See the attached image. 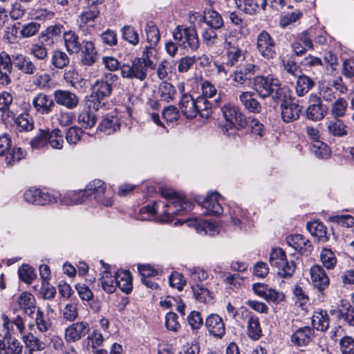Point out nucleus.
I'll return each instance as SVG.
<instances>
[{
  "instance_id": "nucleus-29",
  "label": "nucleus",
  "mask_w": 354,
  "mask_h": 354,
  "mask_svg": "<svg viewBox=\"0 0 354 354\" xmlns=\"http://www.w3.org/2000/svg\"><path fill=\"white\" fill-rule=\"evenodd\" d=\"M13 64L26 74H33L36 70L34 64L30 59L22 55H17L14 57Z\"/></svg>"
},
{
  "instance_id": "nucleus-5",
  "label": "nucleus",
  "mask_w": 354,
  "mask_h": 354,
  "mask_svg": "<svg viewBox=\"0 0 354 354\" xmlns=\"http://www.w3.org/2000/svg\"><path fill=\"white\" fill-rule=\"evenodd\" d=\"M222 112L225 120L230 123L222 129L223 133L229 136H235V129L239 130L243 127V115L240 109L229 104L222 108Z\"/></svg>"
},
{
  "instance_id": "nucleus-7",
  "label": "nucleus",
  "mask_w": 354,
  "mask_h": 354,
  "mask_svg": "<svg viewBox=\"0 0 354 354\" xmlns=\"http://www.w3.org/2000/svg\"><path fill=\"white\" fill-rule=\"evenodd\" d=\"M248 73L245 71V88L247 86L252 89V91L258 93L261 97L265 98L270 95L271 83L276 78L272 77H264L257 76L254 79L250 77H246Z\"/></svg>"
},
{
  "instance_id": "nucleus-27",
  "label": "nucleus",
  "mask_w": 354,
  "mask_h": 354,
  "mask_svg": "<svg viewBox=\"0 0 354 354\" xmlns=\"http://www.w3.org/2000/svg\"><path fill=\"white\" fill-rule=\"evenodd\" d=\"M176 95V88L171 84L163 82L159 85L158 88V95L161 101L166 102L173 101Z\"/></svg>"
},
{
  "instance_id": "nucleus-42",
  "label": "nucleus",
  "mask_w": 354,
  "mask_h": 354,
  "mask_svg": "<svg viewBox=\"0 0 354 354\" xmlns=\"http://www.w3.org/2000/svg\"><path fill=\"white\" fill-rule=\"evenodd\" d=\"M320 259L322 264L327 269H333L337 263V259L334 252L327 248H324L320 254Z\"/></svg>"
},
{
  "instance_id": "nucleus-11",
  "label": "nucleus",
  "mask_w": 354,
  "mask_h": 354,
  "mask_svg": "<svg viewBox=\"0 0 354 354\" xmlns=\"http://www.w3.org/2000/svg\"><path fill=\"white\" fill-rule=\"evenodd\" d=\"M311 282L319 292H323L329 286L330 280L324 268L318 264L310 269Z\"/></svg>"
},
{
  "instance_id": "nucleus-43",
  "label": "nucleus",
  "mask_w": 354,
  "mask_h": 354,
  "mask_svg": "<svg viewBox=\"0 0 354 354\" xmlns=\"http://www.w3.org/2000/svg\"><path fill=\"white\" fill-rule=\"evenodd\" d=\"M310 151L319 158H327L330 155V149L328 145L322 141L313 143L310 146Z\"/></svg>"
},
{
  "instance_id": "nucleus-45",
  "label": "nucleus",
  "mask_w": 354,
  "mask_h": 354,
  "mask_svg": "<svg viewBox=\"0 0 354 354\" xmlns=\"http://www.w3.org/2000/svg\"><path fill=\"white\" fill-rule=\"evenodd\" d=\"M248 335L254 339H259L261 335V329L258 318L251 317L248 323Z\"/></svg>"
},
{
  "instance_id": "nucleus-61",
  "label": "nucleus",
  "mask_w": 354,
  "mask_h": 354,
  "mask_svg": "<svg viewBox=\"0 0 354 354\" xmlns=\"http://www.w3.org/2000/svg\"><path fill=\"white\" fill-rule=\"evenodd\" d=\"M340 351L342 354H354V339L344 336L339 342Z\"/></svg>"
},
{
  "instance_id": "nucleus-12",
  "label": "nucleus",
  "mask_w": 354,
  "mask_h": 354,
  "mask_svg": "<svg viewBox=\"0 0 354 354\" xmlns=\"http://www.w3.org/2000/svg\"><path fill=\"white\" fill-rule=\"evenodd\" d=\"M173 38L178 44H198V39L195 29L178 26L173 31Z\"/></svg>"
},
{
  "instance_id": "nucleus-36",
  "label": "nucleus",
  "mask_w": 354,
  "mask_h": 354,
  "mask_svg": "<svg viewBox=\"0 0 354 354\" xmlns=\"http://www.w3.org/2000/svg\"><path fill=\"white\" fill-rule=\"evenodd\" d=\"M315 85L314 82L305 75H300L297 77L296 84V93L299 96H304Z\"/></svg>"
},
{
  "instance_id": "nucleus-31",
  "label": "nucleus",
  "mask_w": 354,
  "mask_h": 354,
  "mask_svg": "<svg viewBox=\"0 0 354 354\" xmlns=\"http://www.w3.org/2000/svg\"><path fill=\"white\" fill-rule=\"evenodd\" d=\"M63 28V26L60 24L48 26L44 31L40 33L39 39L41 42H55L56 38L59 37L62 32Z\"/></svg>"
},
{
  "instance_id": "nucleus-4",
  "label": "nucleus",
  "mask_w": 354,
  "mask_h": 354,
  "mask_svg": "<svg viewBox=\"0 0 354 354\" xmlns=\"http://www.w3.org/2000/svg\"><path fill=\"white\" fill-rule=\"evenodd\" d=\"M269 261L272 267L277 268V273L281 277H290L295 271L294 261H288L285 252L281 248H275L272 250Z\"/></svg>"
},
{
  "instance_id": "nucleus-46",
  "label": "nucleus",
  "mask_w": 354,
  "mask_h": 354,
  "mask_svg": "<svg viewBox=\"0 0 354 354\" xmlns=\"http://www.w3.org/2000/svg\"><path fill=\"white\" fill-rule=\"evenodd\" d=\"M18 274L21 281L28 284L31 283L36 277L34 269L26 264L19 268Z\"/></svg>"
},
{
  "instance_id": "nucleus-57",
  "label": "nucleus",
  "mask_w": 354,
  "mask_h": 354,
  "mask_svg": "<svg viewBox=\"0 0 354 354\" xmlns=\"http://www.w3.org/2000/svg\"><path fill=\"white\" fill-rule=\"evenodd\" d=\"M147 41L151 44H158L160 39V34L158 28L152 24H148L146 28Z\"/></svg>"
},
{
  "instance_id": "nucleus-10",
  "label": "nucleus",
  "mask_w": 354,
  "mask_h": 354,
  "mask_svg": "<svg viewBox=\"0 0 354 354\" xmlns=\"http://www.w3.org/2000/svg\"><path fill=\"white\" fill-rule=\"evenodd\" d=\"M55 102L68 109H75L79 103L78 96L68 90L57 89L53 92Z\"/></svg>"
},
{
  "instance_id": "nucleus-15",
  "label": "nucleus",
  "mask_w": 354,
  "mask_h": 354,
  "mask_svg": "<svg viewBox=\"0 0 354 354\" xmlns=\"http://www.w3.org/2000/svg\"><path fill=\"white\" fill-rule=\"evenodd\" d=\"M197 106H200L197 104L196 100H194L191 95L187 93L183 95L179 102L181 112L187 119L194 118L198 114Z\"/></svg>"
},
{
  "instance_id": "nucleus-2",
  "label": "nucleus",
  "mask_w": 354,
  "mask_h": 354,
  "mask_svg": "<svg viewBox=\"0 0 354 354\" xmlns=\"http://www.w3.org/2000/svg\"><path fill=\"white\" fill-rule=\"evenodd\" d=\"M149 68L154 70L156 64H152L149 60L145 63L141 58L136 57L131 63L122 64L120 66V73L123 78L136 79L142 82L147 78Z\"/></svg>"
},
{
  "instance_id": "nucleus-59",
  "label": "nucleus",
  "mask_w": 354,
  "mask_h": 354,
  "mask_svg": "<svg viewBox=\"0 0 354 354\" xmlns=\"http://www.w3.org/2000/svg\"><path fill=\"white\" fill-rule=\"evenodd\" d=\"M75 118V114L73 112L61 109L57 114V120L61 126L66 127L71 125Z\"/></svg>"
},
{
  "instance_id": "nucleus-13",
  "label": "nucleus",
  "mask_w": 354,
  "mask_h": 354,
  "mask_svg": "<svg viewBox=\"0 0 354 354\" xmlns=\"http://www.w3.org/2000/svg\"><path fill=\"white\" fill-rule=\"evenodd\" d=\"M281 118L286 122H292L299 119L301 108L300 106L294 102L291 99L286 100L281 104Z\"/></svg>"
},
{
  "instance_id": "nucleus-53",
  "label": "nucleus",
  "mask_w": 354,
  "mask_h": 354,
  "mask_svg": "<svg viewBox=\"0 0 354 354\" xmlns=\"http://www.w3.org/2000/svg\"><path fill=\"white\" fill-rule=\"evenodd\" d=\"M95 90L97 97H104L111 95L112 86L107 80H99L95 84Z\"/></svg>"
},
{
  "instance_id": "nucleus-34",
  "label": "nucleus",
  "mask_w": 354,
  "mask_h": 354,
  "mask_svg": "<svg viewBox=\"0 0 354 354\" xmlns=\"http://www.w3.org/2000/svg\"><path fill=\"white\" fill-rule=\"evenodd\" d=\"M312 324L317 330H326L329 326V318L326 312L324 310L315 312L312 317Z\"/></svg>"
},
{
  "instance_id": "nucleus-62",
  "label": "nucleus",
  "mask_w": 354,
  "mask_h": 354,
  "mask_svg": "<svg viewBox=\"0 0 354 354\" xmlns=\"http://www.w3.org/2000/svg\"><path fill=\"white\" fill-rule=\"evenodd\" d=\"M63 318L67 321L73 322L78 316L77 305L68 304L65 306L62 310Z\"/></svg>"
},
{
  "instance_id": "nucleus-39",
  "label": "nucleus",
  "mask_w": 354,
  "mask_h": 354,
  "mask_svg": "<svg viewBox=\"0 0 354 354\" xmlns=\"http://www.w3.org/2000/svg\"><path fill=\"white\" fill-rule=\"evenodd\" d=\"M35 323L37 329L41 333H46L50 329L52 322L48 315L44 314L40 308H37Z\"/></svg>"
},
{
  "instance_id": "nucleus-28",
  "label": "nucleus",
  "mask_w": 354,
  "mask_h": 354,
  "mask_svg": "<svg viewBox=\"0 0 354 354\" xmlns=\"http://www.w3.org/2000/svg\"><path fill=\"white\" fill-rule=\"evenodd\" d=\"M196 230L198 233H204L205 234L214 236L219 232V228L214 223L204 221L202 219H196L194 221Z\"/></svg>"
},
{
  "instance_id": "nucleus-40",
  "label": "nucleus",
  "mask_w": 354,
  "mask_h": 354,
  "mask_svg": "<svg viewBox=\"0 0 354 354\" xmlns=\"http://www.w3.org/2000/svg\"><path fill=\"white\" fill-rule=\"evenodd\" d=\"M338 317L349 326H354V307L351 304H342L338 310Z\"/></svg>"
},
{
  "instance_id": "nucleus-25",
  "label": "nucleus",
  "mask_w": 354,
  "mask_h": 354,
  "mask_svg": "<svg viewBox=\"0 0 354 354\" xmlns=\"http://www.w3.org/2000/svg\"><path fill=\"white\" fill-rule=\"evenodd\" d=\"M306 228L312 236L316 237L318 241L322 242L328 241L327 229L322 222L317 220L308 222Z\"/></svg>"
},
{
  "instance_id": "nucleus-32",
  "label": "nucleus",
  "mask_w": 354,
  "mask_h": 354,
  "mask_svg": "<svg viewBox=\"0 0 354 354\" xmlns=\"http://www.w3.org/2000/svg\"><path fill=\"white\" fill-rule=\"evenodd\" d=\"M81 62L84 65L91 66L98 58V53L94 46H83L81 48Z\"/></svg>"
},
{
  "instance_id": "nucleus-23",
  "label": "nucleus",
  "mask_w": 354,
  "mask_h": 354,
  "mask_svg": "<svg viewBox=\"0 0 354 354\" xmlns=\"http://www.w3.org/2000/svg\"><path fill=\"white\" fill-rule=\"evenodd\" d=\"M19 308L24 310L28 315H31L36 308L34 296L29 292H22L17 301Z\"/></svg>"
},
{
  "instance_id": "nucleus-3",
  "label": "nucleus",
  "mask_w": 354,
  "mask_h": 354,
  "mask_svg": "<svg viewBox=\"0 0 354 354\" xmlns=\"http://www.w3.org/2000/svg\"><path fill=\"white\" fill-rule=\"evenodd\" d=\"M84 192H85L86 198L93 196L99 204L107 207L113 205V192L106 189L105 183L101 180L95 179L91 181Z\"/></svg>"
},
{
  "instance_id": "nucleus-26",
  "label": "nucleus",
  "mask_w": 354,
  "mask_h": 354,
  "mask_svg": "<svg viewBox=\"0 0 354 354\" xmlns=\"http://www.w3.org/2000/svg\"><path fill=\"white\" fill-rule=\"evenodd\" d=\"M120 123L118 118L113 115H106L99 125L100 131L110 135L120 129Z\"/></svg>"
},
{
  "instance_id": "nucleus-19",
  "label": "nucleus",
  "mask_w": 354,
  "mask_h": 354,
  "mask_svg": "<svg viewBox=\"0 0 354 354\" xmlns=\"http://www.w3.org/2000/svg\"><path fill=\"white\" fill-rule=\"evenodd\" d=\"M313 329L309 326L298 328L290 337V341L296 346H307L312 340Z\"/></svg>"
},
{
  "instance_id": "nucleus-51",
  "label": "nucleus",
  "mask_w": 354,
  "mask_h": 354,
  "mask_svg": "<svg viewBox=\"0 0 354 354\" xmlns=\"http://www.w3.org/2000/svg\"><path fill=\"white\" fill-rule=\"evenodd\" d=\"M253 95H254L253 91L245 90V108L251 112L259 113L261 107L255 99L251 97Z\"/></svg>"
},
{
  "instance_id": "nucleus-35",
  "label": "nucleus",
  "mask_w": 354,
  "mask_h": 354,
  "mask_svg": "<svg viewBox=\"0 0 354 354\" xmlns=\"http://www.w3.org/2000/svg\"><path fill=\"white\" fill-rule=\"evenodd\" d=\"M347 108V100L344 97H338L330 105V115L333 118H343L346 115Z\"/></svg>"
},
{
  "instance_id": "nucleus-64",
  "label": "nucleus",
  "mask_w": 354,
  "mask_h": 354,
  "mask_svg": "<svg viewBox=\"0 0 354 354\" xmlns=\"http://www.w3.org/2000/svg\"><path fill=\"white\" fill-rule=\"evenodd\" d=\"M172 65L167 60L161 62L157 68L158 77L160 80L167 78L169 75L172 73Z\"/></svg>"
},
{
  "instance_id": "nucleus-8",
  "label": "nucleus",
  "mask_w": 354,
  "mask_h": 354,
  "mask_svg": "<svg viewBox=\"0 0 354 354\" xmlns=\"http://www.w3.org/2000/svg\"><path fill=\"white\" fill-rule=\"evenodd\" d=\"M223 198L218 192H212L201 201L199 198L196 199V201L205 209L204 214L206 215H221L223 212V208L221 202Z\"/></svg>"
},
{
  "instance_id": "nucleus-17",
  "label": "nucleus",
  "mask_w": 354,
  "mask_h": 354,
  "mask_svg": "<svg viewBox=\"0 0 354 354\" xmlns=\"http://www.w3.org/2000/svg\"><path fill=\"white\" fill-rule=\"evenodd\" d=\"M32 106L38 113L48 115L55 106V100L48 95L40 93L33 98Z\"/></svg>"
},
{
  "instance_id": "nucleus-21",
  "label": "nucleus",
  "mask_w": 354,
  "mask_h": 354,
  "mask_svg": "<svg viewBox=\"0 0 354 354\" xmlns=\"http://www.w3.org/2000/svg\"><path fill=\"white\" fill-rule=\"evenodd\" d=\"M86 199L84 190L69 191L58 197V203L62 205L70 206L80 204Z\"/></svg>"
},
{
  "instance_id": "nucleus-48",
  "label": "nucleus",
  "mask_w": 354,
  "mask_h": 354,
  "mask_svg": "<svg viewBox=\"0 0 354 354\" xmlns=\"http://www.w3.org/2000/svg\"><path fill=\"white\" fill-rule=\"evenodd\" d=\"M6 341L8 353L11 354H21L23 346L21 343L15 337H12L8 332L4 336Z\"/></svg>"
},
{
  "instance_id": "nucleus-49",
  "label": "nucleus",
  "mask_w": 354,
  "mask_h": 354,
  "mask_svg": "<svg viewBox=\"0 0 354 354\" xmlns=\"http://www.w3.org/2000/svg\"><path fill=\"white\" fill-rule=\"evenodd\" d=\"M123 39L130 44H138L139 42V36L134 28L131 26H124L122 30Z\"/></svg>"
},
{
  "instance_id": "nucleus-33",
  "label": "nucleus",
  "mask_w": 354,
  "mask_h": 354,
  "mask_svg": "<svg viewBox=\"0 0 354 354\" xmlns=\"http://www.w3.org/2000/svg\"><path fill=\"white\" fill-rule=\"evenodd\" d=\"M271 86L272 87L270 89V95L273 99L281 101V102L291 100L290 97L287 95L288 88L282 87L278 79L271 83Z\"/></svg>"
},
{
  "instance_id": "nucleus-6",
  "label": "nucleus",
  "mask_w": 354,
  "mask_h": 354,
  "mask_svg": "<svg viewBox=\"0 0 354 354\" xmlns=\"http://www.w3.org/2000/svg\"><path fill=\"white\" fill-rule=\"evenodd\" d=\"M26 151L20 147L12 148L11 138L8 134L0 136V156H6V162L12 166L26 156Z\"/></svg>"
},
{
  "instance_id": "nucleus-41",
  "label": "nucleus",
  "mask_w": 354,
  "mask_h": 354,
  "mask_svg": "<svg viewBox=\"0 0 354 354\" xmlns=\"http://www.w3.org/2000/svg\"><path fill=\"white\" fill-rule=\"evenodd\" d=\"M64 143V137L59 129H55L50 132L48 131V144L52 148L61 149L63 147Z\"/></svg>"
},
{
  "instance_id": "nucleus-60",
  "label": "nucleus",
  "mask_w": 354,
  "mask_h": 354,
  "mask_svg": "<svg viewBox=\"0 0 354 354\" xmlns=\"http://www.w3.org/2000/svg\"><path fill=\"white\" fill-rule=\"evenodd\" d=\"M196 102L200 105V106H197L198 114H200L202 118H208L211 109V104L204 97H198L196 99Z\"/></svg>"
},
{
  "instance_id": "nucleus-1",
  "label": "nucleus",
  "mask_w": 354,
  "mask_h": 354,
  "mask_svg": "<svg viewBox=\"0 0 354 354\" xmlns=\"http://www.w3.org/2000/svg\"><path fill=\"white\" fill-rule=\"evenodd\" d=\"M162 196L167 200L162 208V211L160 210V203L154 202L152 205H147L140 209V220H151V217L157 214L160 215L159 218L160 222H168L172 221L174 215L183 214L184 212H188L192 209L193 203L185 200L183 195H180L176 192L162 189L161 191Z\"/></svg>"
},
{
  "instance_id": "nucleus-20",
  "label": "nucleus",
  "mask_w": 354,
  "mask_h": 354,
  "mask_svg": "<svg viewBox=\"0 0 354 354\" xmlns=\"http://www.w3.org/2000/svg\"><path fill=\"white\" fill-rule=\"evenodd\" d=\"M206 327L209 333L216 337H222L225 333L223 319L217 315H211L206 319Z\"/></svg>"
},
{
  "instance_id": "nucleus-44",
  "label": "nucleus",
  "mask_w": 354,
  "mask_h": 354,
  "mask_svg": "<svg viewBox=\"0 0 354 354\" xmlns=\"http://www.w3.org/2000/svg\"><path fill=\"white\" fill-rule=\"evenodd\" d=\"M59 196L60 194L58 192H49L46 190L39 189L37 205H45L50 203H58V197Z\"/></svg>"
},
{
  "instance_id": "nucleus-37",
  "label": "nucleus",
  "mask_w": 354,
  "mask_h": 354,
  "mask_svg": "<svg viewBox=\"0 0 354 354\" xmlns=\"http://www.w3.org/2000/svg\"><path fill=\"white\" fill-rule=\"evenodd\" d=\"M77 122L82 127L91 129L95 126L97 122L95 114L91 110H83L77 116Z\"/></svg>"
},
{
  "instance_id": "nucleus-30",
  "label": "nucleus",
  "mask_w": 354,
  "mask_h": 354,
  "mask_svg": "<svg viewBox=\"0 0 354 354\" xmlns=\"http://www.w3.org/2000/svg\"><path fill=\"white\" fill-rule=\"evenodd\" d=\"M194 298L200 302L209 304L213 301V294L206 288L199 284L192 286Z\"/></svg>"
},
{
  "instance_id": "nucleus-54",
  "label": "nucleus",
  "mask_w": 354,
  "mask_h": 354,
  "mask_svg": "<svg viewBox=\"0 0 354 354\" xmlns=\"http://www.w3.org/2000/svg\"><path fill=\"white\" fill-rule=\"evenodd\" d=\"M83 131L76 127H70L66 135V139L70 145H76L81 139Z\"/></svg>"
},
{
  "instance_id": "nucleus-16",
  "label": "nucleus",
  "mask_w": 354,
  "mask_h": 354,
  "mask_svg": "<svg viewBox=\"0 0 354 354\" xmlns=\"http://www.w3.org/2000/svg\"><path fill=\"white\" fill-rule=\"evenodd\" d=\"M326 127L329 135L334 137H344L348 135V128L345 122L338 118H328Z\"/></svg>"
},
{
  "instance_id": "nucleus-38",
  "label": "nucleus",
  "mask_w": 354,
  "mask_h": 354,
  "mask_svg": "<svg viewBox=\"0 0 354 354\" xmlns=\"http://www.w3.org/2000/svg\"><path fill=\"white\" fill-rule=\"evenodd\" d=\"M203 19L207 25L212 28H218L223 25L221 16L213 10H205Z\"/></svg>"
},
{
  "instance_id": "nucleus-56",
  "label": "nucleus",
  "mask_w": 354,
  "mask_h": 354,
  "mask_svg": "<svg viewBox=\"0 0 354 354\" xmlns=\"http://www.w3.org/2000/svg\"><path fill=\"white\" fill-rule=\"evenodd\" d=\"M301 15L302 14L299 11L282 15L280 17L279 25L282 28H286L289 25L296 22L301 17Z\"/></svg>"
},
{
  "instance_id": "nucleus-18",
  "label": "nucleus",
  "mask_w": 354,
  "mask_h": 354,
  "mask_svg": "<svg viewBox=\"0 0 354 354\" xmlns=\"http://www.w3.org/2000/svg\"><path fill=\"white\" fill-rule=\"evenodd\" d=\"M286 241L290 247L301 254L308 255L312 250L310 242L301 234L290 235Z\"/></svg>"
},
{
  "instance_id": "nucleus-50",
  "label": "nucleus",
  "mask_w": 354,
  "mask_h": 354,
  "mask_svg": "<svg viewBox=\"0 0 354 354\" xmlns=\"http://www.w3.org/2000/svg\"><path fill=\"white\" fill-rule=\"evenodd\" d=\"M245 122L246 127L250 130L252 134L258 135L260 137L263 136L265 133L263 125L259 120L248 117Z\"/></svg>"
},
{
  "instance_id": "nucleus-14",
  "label": "nucleus",
  "mask_w": 354,
  "mask_h": 354,
  "mask_svg": "<svg viewBox=\"0 0 354 354\" xmlns=\"http://www.w3.org/2000/svg\"><path fill=\"white\" fill-rule=\"evenodd\" d=\"M310 102L313 104L308 106L306 111L307 118L315 122L322 120L326 113V109L323 106L320 98L311 95Z\"/></svg>"
},
{
  "instance_id": "nucleus-55",
  "label": "nucleus",
  "mask_w": 354,
  "mask_h": 354,
  "mask_svg": "<svg viewBox=\"0 0 354 354\" xmlns=\"http://www.w3.org/2000/svg\"><path fill=\"white\" fill-rule=\"evenodd\" d=\"M48 144V131L41 130L30 141V145L34 149H41Z\"/></svg>"
},
{
  "instance_id": "nucleus-22",
  "label": "nucleus",
  "mask_w": 354,
  "mask_h": 354,
  "mask_svg": "<svg viewBox=\"0 0 354 354\" xmlns=\"http://www.w3.org/2000/svg\"><path fill=\"white\" fill-rule=\"evenodd\" d=\"M100 263L104 267V270L100 278V283L102 289L107 293H113L117 287L115 275L113 277L109 270V266H106L103 261H100Z\"/></svg>"
},
{
  "instance_id": "nucleus-52",
  "label": "nucleus",
  "mask_w": 354,
  "mask_h": 354,
  "mask_svg": "<svg viewBox=\"0 0 354 354\" xmlns=\"http://www.w3.org/2000/svg\"><path fill=\"white\" fill-rule=\"evenodd\" d=\"M165 326L170 331L177 332L181 327L178 315L174 312L167 313L165 315Z\"/></svg>"
},
{
  "instance_id": "nucleus-9",
  "label": "nucleus",
  "mask_w": 354,
  "mask_h": 354,
  "mask_svg": "<svg viewBox=\"0 0 354 354\" xmlns=\"http://www.w3.org/2000/svg\"><path fill=\"white\" fill-rule=\"evenodd\" d=\"M90 330V325L84 321L73 323L66 327L64 330V339L66 342H75L86 335Z\"/></svg>"
},
{
  "instance_id": "nucleus-63",
  "label": "nucleus",
  "mask_w": 354,
  "mask_h": 354,
  "mask_svg": "<svg viewBox=\"0 0 354 354\" xmlns=\"http://www.w3.org/2000/svg\"><path fill=\"white\" fill-rule=\"evenodd\" d=\"M32 19L36 20H50L53 18L55 13L44 8L32 10L30 12Z\"/></svg>"
},
{
  "instance_id": "nucleus-24",
  "label": "nucleus",
  "mask_w": 354,
  "mask_h": 354,
  "mask_svg": "<svg viewBox=\"0 0 354 354\" xmlns=\"http://www.w3.org/2000/svg\"><path fill=\"white\" fill-rule=\"evenodd\" d=\"M117 287L122 292L129 294L133 288L132 277L129 271L119 270L115 274Z\"/></svg>"
},
{
  "instance_id": "nucleus-58",
  "label": "nucleus",
  "mask_w": 354,
  "mask_h": 354,
  "mask_svg": "<svg viewBox=\"0 0 354 354\" xmlns=\"http://www.w3.org/2000/svg\"><path fill=\"white\" fill-rule=\"evenodd\" d=\"M69 63L67 55L62 51L57 50L53 56V64L57 68H63Z\"/></svg>"
},
{
  "instance_id": "nucleus-47",
  "label": "nucleus",
  "mask_w": 354,
  "mask_h": 354,
  "mask_svg": "<svg viewBox=\"0 0 354 354\" xmlns=\"http://www.w3.org/2000/svg\"><path fill=\"white\" fill-rule=\"evenodd\" d=\"M24 342L32 351H42L45 348V344L30 333L24 336Z\"/></svg>"
}]
</instances>
